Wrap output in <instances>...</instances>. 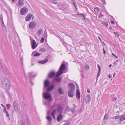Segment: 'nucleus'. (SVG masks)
Wrapping results in <instances>:
<instances>
[{"label": "nucleus", "instance_id": "nucleus-39", "mask_svg": "<svg viewBox=\"0 0 125 125\" xmlns=\"http://www.w3.org/2000/svg\"><path fill=\"white\" fill-rule=\"evenodd\" d=\"M101 1L104 4H106V3L105 0H101Z\"/></svg>", "mask_w": 125, "mask_h": 125}, {"label": "nucleus", "instance_id": "nucleus-64", "mask_svg": "<svg viewBox=\"0 0 125 125\" xmlns=\"http://www.w3.org/2000/svg\"><path fill=\"white\" fill-rule=\"evenodd\" d=\"M1 106H2V107H3L4 106V105L3 104H1Z\"/></svg>", "mask_w": 125, "mask_h": 125}, {"label": "nucleus", "instance_id": "nucleus-40", "mask_svg": "<svg viewBox=\"0 0 125 125\" xmlns=\"http://www.w3.org/2000/svg\"><path fill=\"white\" fill-rule=\"evenodd\" d=\"M56 81H60L61 80L60 78L59 77L56 79Z\"/></svg>", "mask_w": 125, "mask_h": 125}, {"label": "nucleus", "instance_id": "nucleus-46", "mask_svg": "<svg viewBox=\"0 0 125 125\" xmlns=\"http://www.w3.org/2000/svg\"><path fill=\"white\" fill-rule=\"evenodd\" d=\"M112 54L114 57H116L117 58H118V57L117 56L115 55L113 53H112Z\"/></svg>", "mask_w": 125, "mask_h": 125}, {"label": "nucleus", "instance_id": "nucleus-17", "mask_svg": "<svg viewBox=\"0 0 125 125\" xmlns=\"http://www.w3.org/2000/svg\"><path fill=\"white\" fill-rule=\"evenodd\" d=\"M48 60L47 59H46L45 60L42 61H40L39 62V63L42 64H44L48 62Z\"/></svg>", "mask_w": 125, "mask_h": 125}, {"label": "nucleus", "instance_id": "nucleus-18", "mask_svg": "<svg viewBox=\"0 0 125 125\" xmlns=\"http://www.w3.org/2000/svg\"><path fill=\"white\" fill-rule=\"evenodd\" d=\"M76 97L78 99H79L80 98V92L78 89H77V91Z\"/></svg>", "mask_w": 125, "mask_h": 125}, {"label": "nucleus", "instance_id": "nucleus-30", "mask_svg": "<svg viewBox=\"0 0 125 125\" xmlns=\"http://www.w3.org/2000/svg\"><path fill=\"white\" fill-rule=\"evenodd\" d=\"M44 39L43 38H41L40 40V42L41 43H42L44 42Z\"/></svg>", "mask_w": 125, "mask_h": 125}, {"label": "nucleus", "instance_id": "nucleus-21", "mask_svg": "<svg viewBox=\"0 0 125 125\" xmlns=\"http://www.w3.org/2000/svg\"><path fill=\"white\" fill-rule=\"evenodd\" d=\"M54 88V86H52L48 87L47 89V92H49L50 91L53 90Z\"/></svg>", "mask_w": 125, "mask_h": 125}, {"label": "nucleus", "instance_id": "nucleus-11", "mask_svg": "<svg viewBox=\"0 0 125 125\" xmlns=\"http://www.w3.org/2000/svg\"><path fill=\"white\" fill-rule=\"evenodd\" d=\"M63 109L62 106L60 105L58 106V113L59 114H61L63 112Z\"/></svg>", "mask_w": 125, "mask_h": 125}, {"label": "nucleus", "instance_id": "nucleus-7", "mask_svg": "<svg viewBox=\"0 0 125 125\" xmlns=\"http://www.w3.org/2000/svg\"><path fill=\"white\" fill-rule=\"evenodd\" d=\"M24 4V0H19L17 5V6L20 7L23 6Z\"/></svg>", "mask_w": 125, "mask_h": 125}, {"label": "nucleus", "instance_id": "nucleus-6", "mask_svg": "<svg viewBox=\"0 0 125 125\" xmlns=\"http://www.w3.org/2000/svg\"><path fill=\"white\" fill-rule=\"evenodd\" d=\"M36 25L37 23L34 21H31L29 24V26L30 29L34 28Z\"/></svg>", "mask_w": 125, "mask_h": 125}, {"label": "nucleus", "instance_id": "nucleus-42", "mask_svg": "<svg viewBox=\"0 0 125 125\" xmlns=\"http://www.w3.org/2000/svg\"><path fill=\"white\" fill-rule=\"evenodd\" d=\"M0 19L1 20V21H2L3 20V15L2 14L0 16Z\"/></svg>", "mask_w": 125, "mask_h": 125}, {"label": "nucleus", "instance_id": "nucleus-41", "mask_svg": "<svg viewBox=\"0 0 125 125\" xmlns=\"http://www.w3.org/2000/svg\"><path fill=\"white\" fill-rule=\"evenodd\" d=\"M85 67L86 69H88L89 68V67L88 65H86L85 66Z\"/></svg>", "mask_w": 125, "mask_h": 125}, {"label": "nucleus", "instance_id": "nucleus-29", "mask_svg": "<svg viewBox=\"0 0 125 125\" xmlns=\"http://www.w3.org/2000/svg\"><path fill=\"white\" fill-rule=\"evenodd\" d=\"M120 117V116H116L114 117H113V119H117L119 118Z\"/></svg>", "mask_w": 125, "mask_h": 125}, {"label": "nucleus", "instance_id": "nucleus-32", "mask_svg": "<svg viewBox=\"0 0 125 125\" xmlns=\"http://www.w3.org/2000/svg\"><path fill=\"white\" fill-rule=\"evenodd\" d=\"M40 54L38 53H36L34 55V56H38L40 55Z\"/></svg>", "mask_w": 125, "mask_h": 125}, {"label": "nucleus", "instance_id": "nucleus-28", "mask_svg": "<svg viewBox=\"0 0 125 125\" xmlns=\"http://www.w3.org/2000/svg\"><path fill=\"white\" fill-rule=\"evenodd\" d=\"M94 10L96 12H98L99 11V9L97 8H94Z\"/></svg>", "mask_w": 125, "mask_h": 125}, {"label": "nucleus", "instance_id": "nucleus-4", "mask_svg": "<svg viewBox=\"0 0 125 125\" xmlns=\"http://www.w3.org/2000/svg\"><path fill=\"white\" fill-rule=\"evenodd\" d=\"M43 97L46 99H48L49 101H50L52 100L51 95L49 93L45 92L43 94Z\"/></svg>", "mask_w": 125, "mask_h": 125}, {"label": "nucleus", "instance_id": "nucleus-52", "mask_svg": "<svg viewBox=\"0 0 125 125\" xmlns=\"http://www.w3.org/2000/svg\"><path fill=\"white\" fill-rule=\"evenodd\" d=\"M21 125H25V124L23 122H22V123L21 122Z\"/></svg>", "mask_w": 125, "mask_h": 125}, {"label": "nucleus", "instance_id": "nucleus-51", "mask_svg": "<svg viewBox=\"0 0 125 125\" xmlns=\"http://www.w3.org/2000/svg\"><path fill=\"white\" fill-rule=\"evenodd\" d=\"M70 109L69 108V107L68 106H67V108H66V110L68 111L70 110Z\"/></svg>", "mask_w": 125, "mask_h": 125}, {"label": "nucleus", "instance_id": "nucleus-2", "mask_svg": "<svg viewBox=\"0 0 125 125\" xmlns=\"http://www.w3.org/2000/svg\"><path fill=\"white\" fill-rule=\"evenodd\" d=\"M2 84L3 86L7 90L10 88V83L9 81L7 78H5L2 81Z\"/></svg>", "mask_w": 125, "mask_h": 125}, {"label": "nucleus", "instance_id": "nucleus-8", "mask_svg": "<svg viewBox=\"0 0 125 125\" xmlns=\"http://www.w3.org/2000/svg\"><path fill=\"white\" fill-rule=\"evenodd\" d=\"M28 11V9L24 7L21 10V13L22 15H24L26 14Z\"/></svg>", "mask_w": 125, "mask_h": 125}, {"label": "nucleus", "instance_id": "nucleus-13", "mask_svg": "<svg viewBox=\"0 0 125 125\" xmlns=\"http://www.w3.org/2000/svg\"><path fill=\"white\" fill-rule=\"evenodd\" d=\"M28 76L29 78H32L35 77L36 76V74L33 72L29 73H28Z\"/></svg>", "mask_w": 125, "mask_h": 125}, {"label": "nucleus", "instance_id": "nucleus-23", "mask_svg": "<svg viewBox=\"0 0 125 125\" xmlns=\"http://www.w3.org/2000/svg\"><path fill=\"white\" fill-rule=\"evenodd\" d=\"M98 72L97 74V79L98 78V77L100 75V71H101V68L100 67V66L98 65Z\"/></svg>", "mask_w": 125, "mask_h": 125}, {"label": "nucleus", "instance_id": "nucleus-31", "mask_svg": "<svg viewBox=\"0 0 125 125\" xmlns=\"http://www.w3.org/2000/svg\"><path fill=\"white\" fill-rule=\"evenodd\" d=\"M2 27L3 30L4 31H5L6 30V27L5 25H2Z\"/></svg>", "mask_w": 125, "mask_h": 125}, {"label": "nucleus", "instance_id": "nucleus-16", "mask_svg": "<svg viewBox=\"0 0 125 125\" xmlns=\"http://www.w3.org/2000/svg\"><path fill=\"white\" fill-rule=\"evenodd\" d=\"M49 85V82L48 79H46L44 82V86L45 87H47Z\"/></svg>", "mask_w": 125, "mask_h": 125}, {"label": "nucleus", "instance_id": "nucleus-47", "mask_svg": "<svg viewBox=\"0 0 125 125\" xmlns=\"http://www.w3.org/2000/svg\"><path fill=\"white\" fill-rule=\"evenodd\" d=\"M102 13H101V12L100 13V15L99 16V18H101V17L102 16Z\"/></svg>", "mask_w": 125, "mask_h": 125}, {"label": "nucleus", "instance_id": "nucleus-22", "mask_svg": "<svg viewBox=\"0 0 125 125\" xmlns=\"http://www.w3.org/2000/svg\"><path fill=\"white\" fill-rule=\"evenodd\" d=\"M58 92L59 93L61 94H63L64 93L61 87H60L59 88Z\"/></svg>", "mask_w": 125, "mask_h": 125}, {"label": "nucleus", "instance_id": "nucleus-38", "mask_svg": "<svg viewBox=\"0 0 125 125\" xmlns=\"http://www.w3.org/2000/svg\"><path fill=\"white\" fill-rule=\"evenodd\" d=\"M70 123L69 122H67L65 123L64 125H70Z\"/></svg>", "mask_w": 125, "mask_h": 125}, {"label": "nucleus", "instance_id": "nucleus-35", "mask_svg": "<svg viewBox=\"0 0 125 125\" xmlns=\"http://www.w3.org/2000/svg\"><path fill=\"white\" fill-rule=\"evenodd\" d=\"M40 51H41L42 52H43L44 51H45V49L44 48H43L42 49H40Z\"/></svg>", "mask_w": 125, "mask_h": 125}, {"label": "nucleus", "instance_id": "nucleus-37", "mask_svg": "<svg viewBox=\"0 0 125 125\" xmlns=\"http://www.w3.org/2000/svg\"><path fill=\"white\" fill-rule=\"evenodd\" d=\"M114 33L115 35L117 37H119V34L117 32H114Z\"/></svg>", "mask_w": 125, "mask_h": 125}, {"label": "nucleus", "instance_id": "nucleus-36", "mask_svg": "<svg viewBox=\"0 0 125 125\" xmlns=\"http://www.w3.org/2000/svg\"><path fill=\"white\" fill-rule=\"evenodd\" d=\"M73 4L76 9H77V6L76 3L75 2H73Z\"/></svg>", "mask_w": 125, "mask_h": 125}, {"label": "nucleus", "instance_id": "nucleus-14", "mask_svg": "<svg viewBox=\"0 0 125 125\" xmlns=\"http://www.w3.org/2000/svg\"><path fill=\"white\" fill-rule=\"evenodd\" d=\"M55 73L53 72H50L48 75L49 77L52 78L54 77L55 75Z\"/></svg>", "mask_w": 125, "mask_h": 125}, {"label": "nucleus", "instance_id": "nucleus-57", "mask_svg": "<svg viewBox=\"0 0 125 125\" xmlns=\"http://www.w3.org/2000/svg\"><path fill=\"white\" fill-rule=\"evenodd\" d=\"M98 38L100 40V41H101V42H102V40L100 38V37H98Z\"/></svg>", "mask_w": 125, "mask_h": 125}, {"label": "nucleus", "instance_id": "nucleus-44", "mask_svg": "<svg viewBox=\"0 0 125 125\" xmlns=\"http://www.w3.org/2000/svg\"><path fill=\"white\" fill-rule=\"evenodd\" d=\"M104 24L105 26H108V24L107 23H106L105 22H104Z\"/></svg>", "mask_w": 125, "mask_h": 125}, {"label": "nucleus", "instance_id": "nucleus-60", "mask_svg": "<svg viewBox=\"0 0 125 125\" xmlns=\"http://www.w3.org/2000/svg\"><path fill=\"white\" fill-rule=\"evenodd\" d=\"M87 91L88 93H90V90L89 89H88L87 90Z\"/></svg>", "mask_w": 125, "mask_h": 125}, {"label": "nucleus", "instance_id": "nucleus-26", "mask_svg": "<svg viewBox=\"0 0 125 125\" xmlns=\"http://www.w3.org/2000/svg\"><path fill=\"white\" fill-rule=\"evenodd\" d=\"M125 119V115H123L121 116L120 118V120L123 121Z\"/></svg>", "mask_w": 125, "mask_h": 125}, {"label": "nucleus", "instance_id": "nucleus-27", "mask_svg": "<svg viewBox=\"0 0 125 125\" xmlns=\"http://www.w3.org/2000/svg\"><path fill=\"white\" fill-rule=\"evenodd\" d=\"M108 116L109 115L107 114H106L104 117V119H106L108 118Z\"/></svg>", "mask_w": 125, "mask_h": 125}, {"label": "nucleus", "instance_id": "nucleus-56", "mask_svg": "<svg viewBox=\"0 0 125 125\" xmlns=\"http://www.w3.org/2000/svg\"><path fill=\"white\" fill-rule=\"evenodd\" d=\"M108 77L109 78H111L112 77V76L110 74H109Z\"/></svg>", "mask_w": 125, "mask_h": 125}, {"label": "nucleus", "instance_id": "nucleus-33", "mask_svg": "<svg viewBox=\"0 0 125 125\" xmlns=\"http://www.w3.org/2000/svg\"><path fill=\"white\" fill-rule=\"evenodd\" d=\"M70 111H71L73 113L75 112V110L74 109H70Z\"/></svg>", "mask_w": 125, "mask_h": 125}, {"label": "nucleus", "instance_id": "nucleus-49", "mask_svg": "<svg viewBox=\"0 0 125 125\" xmlns=\"http://www.w3.org/2000/svg\"><path fill=\"white\" fill-rule=\"evenodd\" d=\"M7 111L6 109L5 110V109H4V110L3 111V112L4 113H6Z\"/></svg>", "mask_w": 125, "mask_h": 125}, {"label": "nucleus", "instance_id": "nucleus-1", "mask_svg": "<svg viewBox=\"0 0 125 125\" xmlns=\"http://www.w3.org/2000/svg\"><path fill=\"white\" fill-rule=\"evenodd\" d=\"M68 86L69 89L68 93V96L70 97H73L74 95V91L75 89V86L73 84L70 83L69 84Z\"/></svg>", "mask_w": 125, "mask_h": 125}, {"label": "nucleus", "instance_id": "nucleus-12", "mask_svg": "<svg viewBox=\"0 0 125 125\" xmlns=\"http://www.w3.org/2000/svg\"><path fill=\"white\" fill-rule=\"evenodd\" d=\"M57 111L56 110H53L51 113V115L52 117L54 119H55V115Z\"/></svg>", "mask_w": 125, "mask_h": 125}, {"label": "nucleus", "instance_id": "nucleus-20", "mask_svg": "<svg viewBox=\"0 0 125 125\" xmlns=\"http://www.w3.org/2000/svg\"><path fill=\"white\" fill-rule=\"evenodd\" d=\"M91 100V97L89 95H87L86 98V101L87 102H89Z\"/></svg>", "mask_w": 125, "mask_h": 125}, {"label": "nucleus", "instance_id": "nucleus-24", "mask_svg": "<svg viewBox=\"0 0 125 125\" xmlns=\"http://www.w3.org/2000/svg\"><path fill=\"white\" fill-rule=\"evenodd\" d=\"M47 119L49 121V123H50L52 120V118L50 116H47L46 117Z\"/></svg>", "mask_w": 125, "mask_h": 125}, {"label": "nucleus", "instance_id": "nucleus-25", "mask_svg": "<svg viewBox=\"0 0 125 125\" xmlns=\"http://www.w3.org/2000/svg\"><path fill=\"white\" fill-rule=\"evenodd\" d=\"M6 106L8 109H9L11 107V105L9 104H6Z\"/></svg>", "mask_w": 125, "mask_h": 125}, {"label": "nucleus", "instance_id": "nucleus-5", "mask_svg": "<svg viewBox=\"0 0 125 125\" xmlns=\"http://www.w3.org/2000/svg\"><path fill=\"white\" fill-rule=\"evenodd\" d=\"M13 105L14 110L17 113H18L19 111V109L15 101L13 103Z\"/></svg>", "mask_w": 125, "mask_h": 125}, {"label": "nucleus", "instance_id": "nucleus-3", "mask_svg": "<svg viewBox=\"0 0 125 125\" xmlns=\"http://www.w3.org/2000/svg\"><path fill=\"white\" fill-rule=\"evenodd\" d=\"M65 68V64H62L61 66L59 69L57 73L56 77H58L61 74L63 73V71Z\"/></svg>", "mask_w": 125, "mask_h": 125}, {"label": "nucleus", "instance_id": "nucleus-58", "mask_svg": "<svg viewBox=\"0 0 125 125\" xmlns=\"http://www.w3.org/2000/svg\"><path fill=\"white\" fill-rule=\"evenodd\" d=\"M1 22H2V25H4L3 21H1Z\"/></svg>", "mask_w": 125, "mask_h": 125}, {"label": "nucleus", "instance_id": "nucleus-48", "mask_svg": "<svg viewBox=\"0 0 125 125\" xmlns=\"http://www.w3.org/2000/svg\"><path fill=\"white\" fill-rule=\"evenodd\" d=\"M103 51H104L103 54H104L106 53L105 51V50L104 49V48L103 49Z\"/></svg>", "mask_w": 125, "mask_h": 125}, {"label": "nucleus", "instance_id": "nucleus-9", "mask_svg": "<svg viewBox=\"0 0 125 125\" xmlns=\"http://www.w3.org/2000/svg\"><path fill=\"white\" fill-rule=\"evenodd\" d=\"M30 40L32 48L33 49H35L37 46V45H36V42L34 40H33L32 42L31 39H30Z\"/></svg>", "mask_w": 125, "mask_h": 125}, {"label": "nucleus", "instance_id": "nucleus-59", "mask_svg": "<svg viewBox=\"0 0 125 125\" xmlns=\"http://www.w3.org/2000/svg\"><path fill=\"white\" fill-rule=\"evenodd\" d=\"M116 74L115 73H114L113 75V77H114L116 75Z\"/></svg>", "mask_w": 125, "mask_h": 125}, {"label": "nucleus", "instance_id": "nucleus-55", "mask_svg": "<svg viewBox=\"0 0 125 125\" xmlns=\"http://www.w3.org/2000/svg\"><path fill=\"white\" fill-rule=\"evenodd\" d=\"M51 2H52L54 0H49Z\"/></svg>", "mask_w": 125, "mask_h": 125}, {"label": "nucleus", "instance_id": "nucleus-34", "mask_svg": "<svg viewBox=\"0 0 125 125\" xmlns=\"http://www.w3.org/2000/svg\"><path fill=\"white\" fill-rule=\"evenodd\" d=\"M6 114L7 117H9V113H8V111L6 112Z\"/></svg>", "mask_w": 125, "mask_h": 125}, {"label": "nucleus", "instance_id": "nucleus-53", "mask_svg": "<svg viewBox=\"0 0 125 125\" xmlns=\"http://www.w3.org/2000/svg\"><path fill=\"white\" fill-rule=\"evenodd\" d=\"M111 24H114V22L113 21H111Z\"/></svg>", "mask_w": 125, "mask_h": 125}, {"label": "nucleus", "instance_id": "nucleus-15", "mask_svg": "<svg viewBox=\"0 0 125 125\" xmlns=\"http://www.w3.org/2000/svg\"><path fill=\"white\" fill-rule=\"evenodd\" d=\"M32 16V15L30 14L28 15L25 18L26 20V21L30 20Z\"/></svg>", "mask_w": 125, "mask_h": 125}, {"label": "nucleus", "instance_id": "nucleus-62", "mask_svg": "<svg viewBox=\"0 0 125 125\" xmlns=\"http://www.w3.org/2000/svg\"><path fill=\"white\" fill-rule=\"evenodd\" d=\"M107 81H106V82H105V83H104V85L105 84H107Z\"/></svg>", "mask_w": 125, "mask_h": 125}, {"label": "nucleus", "instance_id": "nucleus-63", "mask_svg": "<svg viewBox=\"0 0 125 125\" xmlns=\"http://www.w3.org/2000/svg\"><path fill=\"white\" fill-rule=\"evenodd\" d=\"M11 0L13 2H15V1L16 0Z\"/></svg>", "mask_w": 125, "mask_h": 125}, {"label": "nucleus", "instance_id": "nucleus-19", "mask_svg": "<svg viewBox=\"0 0 125 125\" xmlns=\"http://www.w3.org/2000/svg\"><path fill=\"white\" fill-rule=\"evenodd\" d=\"M43 31V30L42 29H39L37 31V34L38 35L40 36L42 33Z\"/></svg>", "mask_w": 125, "mask_h": 125}, {"label": "nucleus", "instance_id": "nucleus-50", "mask_svg": "<svg viewBox=\"0 0 125 125\" xmlns=\"http://www.w3.org/2000/svg\"><path fill=\"white\" fill-rule=\"evenodd\" d=\"M52 3L54 4H57V2H54V1H53V2H52Z\"/></svg>", "mask_w": 125, "mask_h": 125}, {"label": "nucleus", "instance_id": "nucleus-45", "mask_svg": "<svg viewBox=\"0 0 125 125\" xmlns=\"http://www.w3.org/2000/svg\"><path fill=\"white\" fill-rule=\"evenodd\" d=\"M117 100V98H114L113 99H112V101H115L116 100Z\"/></svg>", "mask_w": 125, "mask_h": 125}, {"label": "nucleus", "instance_id": "nucleus-43", "mask_svg": "<svg viewBox=\"0 0 125 125\" xmlns=\"http://www.w3.org/2000/svg\"><path fill=\"white\" fill-rule=\"evenodd\" d=\"M78 15H80L82 17H84V15L83 14H78Z\"/></svg>", "mask_w": 125, "mask_h": 125}, {"label": "nucleus", "instance_id": "nucleus-10", "mask_svg": "<svg viewBox=\"0 0 125 125\" xmlns=\"http://www.w3.org/2000/svg\"><path fill=\"white\" fill-rule=\"evenodd\" d=\"M63 116L61 114H59L57 117V120L58 122H60L63 119Z\"/></svg>", "mask_w": 125, "mask_h": 125}, {"label": "nucleus", "instance_id": "nucleus-54", "mask_svg": "<svg viewBox=\"0 0 125 125\" xmlns=\"http://www.w3.org/2000/svg\"><path fill=\"white\" fill-rule=\"evenodd\" d=\"M118 62V60H117L115 62H114V64H116V63L117 62Z\"/></svg>", "mask_w": 125, "mask_h": 125}, {"label": "nucleus", "instance_id": "nucleus-61", "mask_svg": "<svg viewBox=\"0 0 125 125\" xmlns=\"http://www.w3.org/2000/svg\"><path fill=\"white\" fill-rule=\"evenodd\" d=\"M3 107V108H4V109H5V110L6 109V107H5V106H4Z\"/></svg>", "mask_w": 125, "mask_h": 125}]
</instances>
